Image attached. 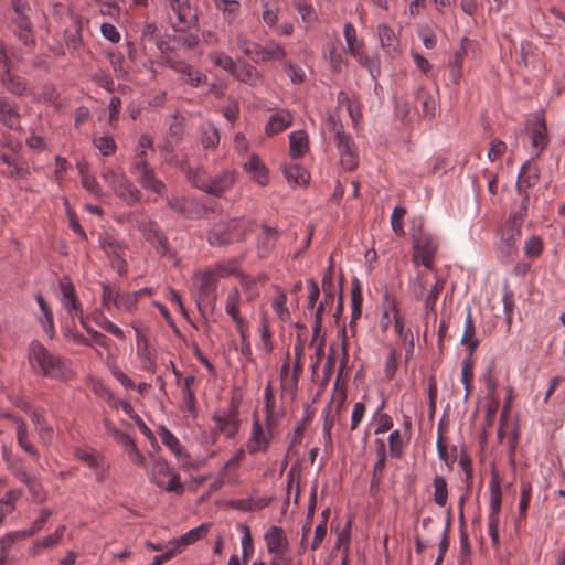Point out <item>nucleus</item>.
I'll use <instances>...</instances> for the list:
<instances>
[{
  "label": "nucleus",
  "instance_id": "obj_64",
  "mask_svg": "<svg viewBox=\"0 0 565 565\" xmlns=\"http://www.w3.org/2000/svg\"><path fill=\"white\" fill-rule=\"evenodd\" d=\"M532 497V488L529 483H522L521 486V500L519 503V513L521 518L526 516V511Z\"/></svg>",
  "mask_w": 565,
  "mask_h": 565
},
{
  "label": "nucleus",
  "instance_id": "obj_30",
  "mask_svg": "<svg viewBox=\"0 0 565 565\" xmlns=\"http://www.w3.org/2000/svg\"><path fill=\"white\" fill-rule=\"evenodd\" d=\"M211 529V523H202L198 527L190 530L178 539H174L179 546L184 551L189 545L203 539Z\"/></svg>",
  "mask_w": 565,
  "mask_h": 565
},
{
  "label": "nucleus",
  "instance_id": "obj_59",
  "mask_svg": "<svg viewBox=\"0 0 565 565\" xmlns=\"http://www.w3.org/2000/svg\"><path fill=\"white\" fill-rule=\"evenodd\" d=\"M286 301L287 296L282 291L277 294L273 301V309L282 321H286L290 316Z\"/></svg>",
  "mask_w": 565,
  "mask_h": 565
},
{
  "label": "nucleus",
  "instance_id": "obj_55",
  "mask_svg": "<svg viewBox=\"0 0 565 565\" xmlns=\"http://www.w3.org/2000/svg\"><path fill=\"white\" fill-rule=\"evenodd\" d=\"M239 81L244 83L254 84L258 79V72L252 65H242L236 67V74H234Z\"/></svg>",
  "mask_w": 565,
  "mask_h": 565
},
{
  "label": "nucleus",
  "instance_id": "obj_14",
  "mask_svg": "<svg viewBox=\"0 0 565 565\" xmlns=\"http://www.w3.org/2000/svg\"><path fill=\"white\" fill-rule=\"evenodd\" d=\"M338 137L339 140H337L334 143L340 154V163L345 170L352 171L359 164V157L354 141L350 135Z\"/></svg>",
  "mask_w": 565,
  "mask_h": 565
},
{
  "label": "nucleus",
  "instance_id": "obj_10",
  "mask_svg": "<svg viewBox=\"0 0 565 565\" xmlns=\"http://www.w3.org/2000/svg\"><path fill=\"white\" fill-rule=\"evenodd\" d=\"M194 279L198 281V299L196 303L200 310L202 306H210L214 308L216 305V287L217 278L213 271H203L194 274Z\"/></svg>",
  "mask_w": 565,
  "mask_h": 565
},
{
  "label": "nucleus",
  "instance_id": "obj_3",
  "mask_svg": "<svg viewBox=\"0 0 565 565\" xmlns=\"http://www.w3.org/2000/svg\"><path fill=\"white\" fill-rule=\"evenodd\" d=\"M411 235L414 248L413 262L420 263L427 269H433L434 258L438 249L435 238L423 230L422 222L418 226H412Z\"/></svg>",
  "mask_w": 565,
  "mask_h": 565
},
{
  "label": "nucleus",
  "instance_id": "obj_42",
  "mask_svg": "<svg viewBox=\"0 0 565 565\" xmlns=\"http://www.w3.org/2000/svg\"><path fill=\"white\" fill-rule=\"evenodd\" d=\"M521 237V226H519L518 222L510 223L508 222L503 234H502V241L507 245L508 249L515 250L516 242Z\"/></svg>",
  "mask_w": 565,
  "mask_h": 565
},
{
  "label": "nucleus",
  "instance_id": "obj_8",
  "mask_svg": "<svg viewBox=\"0 0 565 565\" xmlns=\"http://www.w3.org/2000/svg\"><path fill=\"white\" fill-rule=\"evenodd\" d=\"M29 358L31 362L36 363L41 371L47 376L57 377L62 374L63 363L61 358L49 352L41 343H31Z\"/></svg>",
  "mask_w": 565,
  "mask_h": 565
},
{
  "label": "nucleus",
  "instance_id": "obj_63",
  "mask_svg": "<svg viewBox=\"0 0 565 565\" xmlns=\"http://www.w3.org/2000/svg\"><path fill=\"white\" fill-rule=\"evenodd\" d=\"M524 252L529 257H539L543 252V242L540 236H532L525 242Z\"/></svg>",
  "mask_w": 565,
  "mask_h": 565
},
{
  "label": "nucleus",
  "instance_id": "obj_32",
  "mask_svg": "<svg viewBox=\"0 0 565 565\" xmlns=\"http://www.w3.org/2000/svg\"><path fill=\"white\" fill-rule=\"evenodd\" d=\"M99 397L111 408L118 409L121 408L126 415H128L131 419L135 418L138 414L134 411L130 403L125 399L117 398L111 391H98Z\"/></svg>",
  "mask_w": 565,
  "mask_h": 565
},
{
  "label": "nucleus",
  "instance_id": "obj_28",
  "mask_svg": "<svg viewBox=\"0 0 565 565\" xmlns=\"http://www.w3.org/2000/svg\"><path fill=\"white\" fill-rule=\"evenodd\" d=\"M284 174L291 186L306 185L310 179L308 171L297 163L286 166Z\"/></svg>",
  "mask_w": 565,
  "mask_h": 565
},
{
  "label": "nucleus",
  "instance_id": "obj_15",
  "mask_svg": "<svg viewBox=\"0 0 565 565\" xmlns=\"http://www.w3.org/2000/svg\"><path fill=\"white\" fill-rule=\"evenodd\" d=\"M347 403L345 391H333L328 407L326 408V418L323 424V434L330 438L335 417L341 414Z\"/></svg>",
  "mask_w": 565,
  "mask_h": 565
},
{
  "label": "nucleus",
  "instance_id": "obj_62",
  "mask_svg": "<svg viewBox=\"0 0 565 565\" xmlns=\"http://www.w3.org/2000/svg\"><path fill=\"white\" fill-rule=\"evenodd\" d=\"M168 545H169V547H168V550L166 552H163L161 555L154 556L153 562L157 565H162L164 562L171 559L175 555H178L181 552H183L182 548L179 546V544L177 543V541L174 539L171 540L168 543Z\"/></svg>",
  "mask_w": 565,
  "mask_h": 565
},
{
  "label": "nucleus",
  "instance_id": "obj_35",
  "mask_svg": "<svg viewBox=\"0 0 565 565\" xmlns=\"http://www.w3.org/2000/svg\"><path fill=\"white\" fill-rule=\"evenodd\" d=\"M263 236L258 242V248L265 253H269L276 245L277 239L280 236V231L276 227L262 225Z\"/></svg>",
  "mask_w": 565,
  "mask_h": 565
},
{
  "label": "nucleus",
  "instance_id": "obj_58",
  "mask_svg": "<svg viewBox=\"0 0 565 565\" xmlns=\"http://www.w3.org/2000/svg\"><path fill=\"white\" fill-rule=\"evenodd\" d=\"M394 318V329L395 332L402 338L405 342H408L411 347L414 345L413 333L409 329L405 330L404 320L398 312L393 313Z\"/></svg>",
  "mask_w": 565,
  "mask_h": 565
},
{
  "label": "nucleus",
  "instance_id": "obj_38",
  "mask_svg": "<svg viewBox=\"0 0 565 565\" xmlns=\"http://www.w3.org/2000/svg\"><path fill=\"white\" fill-rule=\"evenodd\" d=\"M17 423V439L19 446L28 454L32 456H36V449L34 446L29 441V434H28V427L26 424L22 419H15Z\"/></svg>",
  "mask_w": 565,
  "mask_h": 565
},
{
  "label": "nucleus",
  "instance_id": "obj_4",
  "mask_svg": "<svg viewBox=\"0 0 565 565\" xmlns=\"http://www.w3.org/2000/svg\"><path fill=\"white\" fill-rule=\"evenodd\" d=\"M149 477L153 483L168 492L180 494L184 490L180 475L163 458H156L153 460L149 470Z\"/></svg>",
  "mask_w": 565,
  "mask_h": 565
},
{
  "label": "nucleus",
  "instance_id": "obj_41",
  "mask_svg": "<svg viewBox=\"0 0 565 565\" xmlns=\"http://www.w3.org/2000/svg\"><path fill=\"white\" fill-rule=\"evenodd\" d=\"M36 302L42 311V317H44L42 319V324H43L44 331L50 338H53V335H54L53 313H52L49 305L46 303V301L44 300V298L41 295L36 296Z\"/></svg>",
  "mask_w": 565,
  "mask_h": 565
},
{
  "label": "nucleus",
  "instance_id": "obj_23",
  "mask_svg": "<svg viewBox=\"0 0 565 565\" xmlns=\"http://www.w3.org/2000/svg\"><path fill=\"white\" fill-rule=\"evenodd\" d=\"M292 115L287 109H280L269 117V120L265 127L267 136H274L280 131H284L292 124Z\"/></svg>",
  "mask_w": 565,
  "mask_h": 565
},
{
  "label": "nucleus",
  "instance_id": "obj_51",
  "mask_svg": "<svg viewBox=\"0 0 565 565\" xmlns=\"http://www.w3.org/2000/svg\"><path fill=\"white\" fill-rule=\"evenodd\" d=\"M405 214H406V209L404 206L398 205V206L394 207L393 213L391 215L392 230L397 236L405 235L404 224H403V218H404Z\"/></svg>",
  "mask_w": 565,
  "mask_h": 565
},
{
  "label": "nucleus",
  "instance_id": "obj_37",
  "mask_svg": "<svg viewBox=\"0 0 565 565\" xmlns=\"http://www.w3.org/2000/svg\"><path fill=\"white\" fill-rule=\"evenodd\" d=\"M241 301V294L237 287L232 288L228 291L226 305H225V311L226 313L232 317L235 323H239V320L243 318L239 316L238 305Z\"/></svg>",
  "mask_w": 565,
  "mask_h": 565
},
{
  "label": "nucleus",
  "instance_id": "obj_5",
  "mask_svg": "<svg viewBox=\"0 0 565 565\" xmlns=\"http://www.w3.org/2000/svg\"><path fill=\"white\" fill-rule=\"evenodd\" d=\"M102 178L113 188L115 193L128 204H134L140 200L141 192L122 171L105 168L102 171Z\"/></svg>",
  "mask_w": 565,
  "mask_h": 565
},
{
  "label": "nucleus",
  "instance_id": "obj_40",
  "mask_svg": "<svg viewBox=\"0 0 565 565\" xmlns=\"http://www.w3.org/2000/svg\"><path fill=\"white\" fill-rule=\"evenodd\" d=\"M139 182L142 188L157 194H160L166 188L164 183L156 178L154 171L151 168L139 175Z\"/></svg>",
  "mask_w": 565,
  "mask_h": 565
},
{
  "label": "nucleus",
  "instance_id": "obj_27",
  "mask_svg": "<svg viewBox=\"0 0 565 565\" xmlns=\"http://www.w3.org/2000/svg\"><path fill=\"white\" fill-rule=\"evenodd\" d=\"M290 157L299 159L308 151L309 142L308 136L303 130L292 131L289 135Z\"/></svg>",
  "mask_w": 565,
  "mask_h": 565
},
{
  "label": "nucleus",
  "instance_id": "obj_9",
  "mask_svg": "<svg viewBox=\"0 0 565 565\" xmlns=\"http://www.w3.org/2000/svg\"><path fill=\"white\" fill-rule=\"evenodd\" d=\"M139 228L145 239L151 244L160 256L169 258L174 257V252L169 244L168 237L156 221H143L140 223Z\"/></svg>",
  "mask_w": 565,
  "mask_h": 565
},
{
  "label": "nucleus",
  "instance_id": "obj_44",
  "mask_svg": "<svg viewBox=\"0 0 565 565\" xmlns=\"http://www.w3.org/2000/svg\"><path fill=\"white\" fill-rule=\"evenodd\" d=\"M376 462L373 467V482H380L386 463V448L382 440H377Z\"/></svg>",
  "mask_w": 565,
  "mask_h": 565
},
{
  "label": "nucleus",
  "instance_id": "obj_46",
  "mask_svg": "<svg viewBox=\"0 0 565 565\" xmlns=\"http://www.w3.org/2000/svg\"><path fill=\"white\" fill-rule=\"evenodd\" d=\"M434 501L439 507H445L448 499L447 482L443 476H436L434 478Z\"/></svg>",
  "mask_w": 565,
  "mask_h": 565
},
{
  "label": "nucleus",
  "instance_id": "obj_18",
  "mask_svg": "<svg viewBox=\"0 0 565 565\" xmlns=\"http://www.w3.org/2000/svg\"><path fill=\"white\" fill-rule=\"evenodd\" d=\"M19 106L7 96H0V122L12 130H19L20 124Z\"/></svg>",
  "mask_w": 565,
  "mask_h": 565
},
{
  "label": "nucleus",
  "instance_id": "obj_21",
  "mask_svg": "<svg viewBox=\"0 0 565 565\" xmlns=\"http://www.w3.org/2000/svg\"><path fill=\"white\" fill-rule=\"evenodd\" d=\"M235 182V173L231 170H224L216 177H210L206 181L205 193L214 196H221L228 191Z\"/></svg>",
  "mask_w": 565,
  "mask_h": 565
},
{
  "label": "nucleus",
  "instance_id": "obj_19",
  "mask_svg": "<svg viewBox=\"0 0 565 565\" xmlns=\"http://www.w3.org/2000/svg\"><path fill=\"white\" fill-rule=\"evenodd\" d=\"M75 457L94 470L97 481L100 482L105 480L109 466L105 461L104 457L94 451L81 448L76 449Z\"/></svg>",
  "mask_w": 565,
  "mask_h": 565
},
{
  "label": "nucleus",
  "instance_id": "obj_48",
  "mask_svg": "<svg viewBox=\"0 0 565 565\" xmlns=\"http://www.w3.org/2000/svg\"><path fill=\"white\" fill-rule=\"evenodd\" d=\"M286 50L278 43H268L262 46L260 62L281 60L286 56Z\"/></svg>",
  "mask_w": 565,
  "mask_h": 565
},
{
  "label": "nucleus",
  "instance_id": "obj_34",
  "mask_svg": "<svg viewBox=\"0 0 565 565\" xmlns=\"http://www.w3.org/2000/svg\"><path fill=\"white\" fill-rule=\"evenodd\" d=\"M490 513L488 519L500 520L502 491L499 481L492 480L490 482Z\"/></svg>",
  "mask_w": 565,
  "mask_h": 565
},
{
  "label": "nucleus",
  "instance_id": "obj_22",
  "mask_svg": "<svg viewBox=\"0 0 565 565\" xmlns=\"http://www.w3.org/2000/svg\"><path fill=\"white\" fill-rule=\"evenodd\" d=\"M171 10L180 24L191 26L198 22V17L189 0H168Z\"/></svg>",
  "mask_w": 565,
  "mask_h": 565
},
{
  "label": "nucleus",
  "instance_id": "obj_25",
  "mask_svg": "<svg viewBox=\"0 0 565 565\" xmlns=\"http://www.w3.org/2000/svg\"><path fill=\"white\" fill-rule=\"evenodd\" d=\"M244 168L259 185L264 186L268 183V170L256 154L249 156Z\"/></svg>",
  "mask_w": 565,
  "mask_h": 565
},
{
  "label": "nucleus",
  "instance_id": "obj_43",
  "mask_svg": "<svg viewBox=\"0 0 565 565\" xmlns=\"http://www.w3.org/2000/svg\"><path fill=\"white\" fill-rule=\"evenodd\" d=\"M547 128L544 120H541L531 131V145L543 150L547 146Z\"/></svg>",
  "mask_w": 565,
  "mask_h": 565
},
{
  "label": "nucleus",
  "instance_id": "obj_36",
  "mask_svg": "<svg viewBox=\"0 0 565 565\" xmlns=\"http://www.w3.org/2000/svg\"><path fill=\"white\" fill-rule=\"evenodd\" d=\"M182 171L186 174L188 180L192 183L196 189L205 192L206 181H209V175L201 168H191L190 166H182Z\"/></svg>",
  "mask_w": 565,
  "mask_h": 565
},
{
  "label": "nucleus",
  "instance_id": "obj_20",
  "mask_svg": "<svg viewBox=\"0 0 565 565\" xmlns=\"http://www.w3.org/2000/svg\"><path fill=\"white\" fill-rule=\"evenodd\" d=\"M265 542L269 554H281L289 551L288 537L280 526L273 525L265 533Z\"/></svg>",
  "mask_w": 565,
  "mask_h": 565
},
{
  "label": "nucleus",
  "instance_id": "obj_6",
  "mask_svg": "<svg viewBox=\"0 0 565 565\" xmlns=\"http://www.w3.org/2000/svg\"><path fill=\"white\" fill-rule=\"evenodd\" d=\"M241 404L239 396H232L227 409H218L213 415L215 422V433L223 434L227 438H233L239 428L238 409Z\"/></svg>",
  "mask_w": 565,
  "mask_h": 565
},
{
  "label": "nucleus",
  "instance_id": "obj_60",
  "mask_svg": "<svg viewBox=\"0 0 565 565\" xmlns=\"http://www.w3.org/2000/svg\"><path fill=\"white\" fill-rule=\"evenodd\" d=\"M299 374L290 372L288 363L281 366L280 381L281 388H295L298 384Z\"/></svg>",
  "mask_w": 565,
  "mask_h": 565
},
{
  "label": "nucleus",
  "instance_id": "obj_26",
  "mask_svg": "<svg viewBox=\"0 0 565 565\" xmlns=\"http://www.w3.org/2000/svg\"><path fill=\"white\" fill-rule=\"evenodd\" d=\"M65 530L66 526L61 525L55 530L53 534L45 536L41 541H35L29 550L30 554L32 556H36L43 548H52L60 545L63 540Z\"/></svg>",
  "mask_w": 565,
  "mask_h": 565
},
{
  "label": "nucleus",
  "instance_id": "obj_52",
  "mask_svg": "<svg viewBox=\"0 0 565 565\" xmlns=\"http://www.w3.org/2000/svg\"><path fill=\"white\" fill-rule=\"evenodd\" d=\"M100 247L110 258H117L122 256L124 245L114 238H104L100 241Z\"/></svg>",
  "mask_w": 565,
  "mask_h": 565
},
{
  "label": "nucleus",
  "instance_id": "obj_53",
  "mask_svg": "<svg viewBox=\"0 0 565 565\" xmlns=\"http://www.w3.org/2000/svg\"><path fill=\"white\" fill-rule=\"evenodd\" d=\"M390 454L392 457L399 458L403 454L404 441L399 430H393L388 436Z\"/></svg>",
  "mask_w": 565,
  "mask_h": 565
},
{
  "label": "nucleus",
  "instance_id": "obj_33",
  "mask_svg": "<svg viewBox=\"0 0 565 565\" xmlns=\"http://www.w3.org/2000/svg\"><path fill=\"white\" fill-rule=\"evenodd\" d=\"M351 55L358 61V63L361 66L367 68L372 78L375 79L380 75V60L377 56H369V54L365 53L362 49H359Z\"/></svg>",
  "mask_w": 565,
  "mask_h": 565
},
{
  "label": "nucleus",
  "instance_id": "obj_24",
  "mask_svg": "<svg viewBox=\"0 0 565 565\" xmlns=\"http://www.w3.org/2000/svg\"><path fill=\"white\" fill-rule=\"evenodd\" d=\"M158 434L161 438L162 444L169 448V450L175 456V458L182 462L188 459V454L180 444L177 436H174L167 427L160 426Z\"/></svg>",
  "mask_w": 565,
  "mask_h": 565
},
{
  "label": "nucleus",
  "instance_id": "obj_49",
  "mask_svg": "<svg viewBox=\"0 0 565 565\" xmlns=\"http://www.w3.org/2000/svg\"><path fill=\"white\" fill-rule=\"evenodd\" d=\"M237 46L246 56L250 57L257 63L260 62L262 45L246 39H239Z\"/></svg>",
  "mask_w": 565,
  "mask_h": 565
},
{
  "label": "nucleus",
  "instance_id": "obj_11",
  "mask_svg": "<svg viewBox=\"0 0 565 565\" xmlns=\"http://www.w3.org/2000/svg\"><path fill=\"white\" fill-rule=\"evenodd\" d=\"M167 204L185 218H200L206 213V207L194 198L174 195L167 199Z\"/></svg>",
  "mask_w": 565,
  "mask_h": 565
},
{
  "label": "nucleus",
  "instance_id": "obj_54",
  "mask_svg": "<svg viewBox=\"0 0 565 565\" xmlns=\"http://www.w3.org/2000/svg\"><path fill=\"white\" fill-rule=\"evenodd\" d=\"M51 515H52V511L51 510L43 509L41 511L40 515L33 522L32 526L30 529H28V530H22V532L24 533L25 537L33 536L34 534L40 532L43 529L44 524L47 522V520L50 519Z\"/></svg>",
  "mask_w": 565,
  "mask_h": 565
},
{
  "label": "nucleus",
  "instance_id": "obj_13",
  "mask_svg": "<svg viewBox=\"0 0 565 565\" xmlns=\"http://www.w3.org/2000/svg\"><path fill=\"white\" fill-rule=\"evenodd\" d=\"M540 178L539 169L536 166H533L530 160H527L520 169L518 181H516V191L521 196H524V203L530 200L529 189L534 186Z\"/></svg>",
  "mask_w": 565,
  "mask_h": 565
},
{
  "label": "nucleus",
  "instance_id": "obj_61",
  "mask_svg": "<svg viewBox=\"0 0 565 565\" xmlns=\"http://www.w3.org/2000/svg\"><path fill=\"white\" fill-rule=\"evenodd\" d=\"M102 305L105 308H109V305L113 303L115 306L116 295H120V291L115 286H111L106 282H102Z\"/></svg>",
  "mask_w": 565,
  "mask_h": 565
},
{
  "label": "nucleus",
  "instance_id": "obj_45",
  "mask_svg": "<svg viewBox=\"0 0 565 565\" xmlns=\"http://www.w3.org/2000/svg\"><path fill=\"white\" fill-rule=\"evenodd\" d=\"M115 308L132 312L137 308L138 292L116 295Z\"/></svg>",
  "mask_w": 565,
  "mask_h": 565
},
{
  "label": "nucleus",
  "instance_id": "obj_39",
  "mask_svg": "<svg viewBox=\"0 0 565 565\" xmlns=\"http://www.w3.org/2000/svg\"><path fill=\"white\" fill-rule=\"evenodd\" d=\"M93 319L106 332H109L118 339L125 338L124 331L118 326L113 323L100 310H96L93 313Z\"/></svg>",
  "mask_w": 565,
  "mask_h": 565
},
{
  "label": "nucleus",
  "instance_id": "obj_56",
  "mask_svg": "<svg viewBox=\"0 0 565 565\" xmlns=\"http://www.w3.org/2000/svg\"><path fill=\"white\" fill-rule=\"evenodd\" d=\"M64 41L66 44V47L71 51H77L82 44V34H81V26H77L75 30L70 31L65 30L64 32Z\"/></svg>",
  "mask_w": 565,
  "mask_h": 565
},
{
  "label": "nucleus",
  "instance_id": "obj_2",
  "mask_svg": "<svg viewBox=\"0 0 565 565\" xmlns=\"http://www.w3.org/2000/svg\"><path fill=\"white\" fill-rule=\"evenodd\" d=\"M252 222L234 217L215 223L207 233V243L213 247L242 242L250 231Z\"/></svg>",
  "mask_w": 565,
  "mask_h": 565
},
{
  "label": "nucleus",
  "instance_id": "obj_47",
  "mask_svg": "<svg viewBox=\"0 0 565 565\" xmlns=\"http://www.w3.org/2000/svg\"><path fill=\"white\" fill-rule=\"evenodd\" d=\"M343 34L347 42V49L350 54L363 47V43L358 40L355 28L351 22H347L344 24Z\"/></svg>",
  "mask_w": 565,
  "mask_h": 565
},
{
  "label": "nucleus",
  "instance_id": "obj_1",
  "mask_svg": "<svg viewBox=\"0 0 565 565\" xmlns=\"http://www.w3.org/2000/svg\"><path fill=\"white\" fill-rule=\"evenodd\" d=\"M265 413L266 430H264L258 419H255L253 423L252 437L248 443V451L250 454L267 450L269 440L274 436L275 428L284 414L282 408L277 404L274 391H265Z\"/></svg>",
  "mask_w": 565,
  "mask_h": 565
},
{
  "label": "nucleus",
  "instance_id": "obj_50",
  "mask_svg": "<svg viewBox=\"0 0 565 565\" xmlns=\"http://www.w3.org/2000/svg\"><path fill=\"white\" fill-rule=\"evenodd\" d=\"M239 530L243 532V537L241 541L242 544V553H243V562L247 563L248 558L254 553L253 539L250 530L245 524H239Z\"/></svg>",
  "mask_w": 565,
  "mask_h": 565
},
{
  "label": "nucleus",
  "instance_id": "obj_7",
  "mask_svg": "<svg viewBox=\"0 0 565 565\" xmlns=\"http://www.w3.org/2000/svg\"><path fill=\"white\" fill-rule=\"evenodd\" d=\"M8 398L17 406L23 409L24 412L31 413V420L35 426V429L43 440V443L49 444L53 438V428L46 422L44 414L41 409H32L30 402L21 394V391H10Z\"/></svg>",
  "mask_w": 565,
  "mask_h": 565
},
{
  "label": "nucleus",
  "instance_id": "obj_57",
  "mask_svg": "<svg viewBox=\"0 0 565 565\" xmlns=\"http://www.w3.org/2000/svg\"><path fill=\"white\" fill-rule=\"evenodd\" d=\"M94 145L103 156H111L116 151V142L113 137L102 136L94 139Z\"/></svg>",
  "mask_w": 565,
  "mask_h": 565
},
{
  "label": "nucleus",
  "instance_id": "obj_29",
  "mask_svg": "<svg viewBox=\"0 0 565 565\" xmlns=\"http://www.w3.org/2000/svg\"><path fill=\"white\" fill-rule=\"evenodd\" d=\"M377 34L383 49L388 53L398 52V39L391 26L386 23H380L377 25Z\"/></svg>",
  "mask_w": 565,
  "mask_h": 565
},
{
  "label": "nucleus",
  "instance_id": "obj_16",
  "mask_svg": "<svg viewBox=\"0 0 565 565\" xmlns=\"http://www.w3.org/2000/svg\"><path fill=\"white\" fill-rule=\"evenodd\" d=\"M0 85L11 95L21 97L28 93V81L13 73L12 67H8L0 72Z\"/></svg>",
  "mask_w": 565,
  "mask_h": 565
},
{
  "label": "nucleus",
  "instance_id": "obj_31",
  "mask_svg": "<svg viewBox=\"0 0 565 565\" xmlns=\"http://www.w3.org/2000/svg\"><path fill=\"white\" fill-rule=\"evenodd\" d=\"M475 323L472 320L471 309L468 308L466 321H465V333L461 339V343L466 345L469 355L472 356L479 345V340L475 337Z\"/></svg>",
  "mask_w": 565,
  "mask_h": 565
},
{
  "label": "nucleus",
  "instance_id": "obj_12",
  "mask_svg": "<svg viewBox=\"0 0 565 565\" xmlns=\"http://www.w3.org/2000/svg\"><path fill=\"white\" fill-rule=\"evenodd\" d=\"M12 23L15 28L14 33L18 39L26 46L35 45V36L33 32V24L28 15L30 9L12 10Z\"/></svg>",
  "mask_w": 565,
  "mask_h": 565
},
{
  "label": "nucleus",
  "instance_id": "obj_17",
  "mask_svg": "<svg viewBox=\"0 0 565 565\" xmlns=\"http://www.w3.org/2000/svg\"><path fill=\"white\" fill-rule=\"evenodd\" d=\"M60 287L62 291L61 301L64 308L67 310L68 315L72 317L76 316L79 319L81 317H84L82 303L75 294V287L73 282L68 278H65L61 280Z\"/></svg>",
  "mask_w": 565,
  "mask_h": 565
}]
</instances>
